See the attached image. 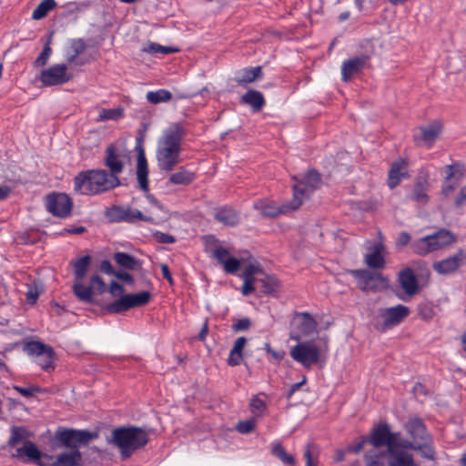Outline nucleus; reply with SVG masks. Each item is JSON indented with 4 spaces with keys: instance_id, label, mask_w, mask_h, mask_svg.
Returning a JSON list of instances; mask_svg holds the SVG:
<instances>
[{
    "instance_id": "052dcab7",
    "label": "nucleus",
    "mask_w": 466,
    "mask_h": 466,
    "mask_svg": "<svg viewBox=\"0 0 466 466\" xmlns=\"http://www.w3.org/2000/svg\"><path fill=\"white\" fill-rule=\"evenodd\" d=\"M458 184L454 182H448V180L445 179V182L442 187V193L445 197H448L457 187Z\"/></svg>"
},
{
    "instance_id": "f03ea898",
    "label": "nucleus",
    "mask_w": 466,
    "mask_h": 466,
    "mask_svg": "<svg viewBox=\"0 0 466 466\" xmlns=\"http://www.w3.org/2000/svg\"><path fill=\"white\" fill-rule=\"evenodd\" d=\"M184 131L180 125L173 124L163 130L157 140L156 158L158 168L170 172L181 161Z\"/></svg>"
},
{
    "instance_id": "8fccbe9b",
    "label": "nucleus",
    "mask_w": 466,
    "mask_h": 466,
    "mask_svg": "<svg viewBox=\"0 0 466 466\" xmlns=\"http://www.w3.org/2000/svg\"><path fill=\"white\" fill-rule=\"evenodd\" d=\"M222 266L227 273L234 274L238 270L240 261L236 258L230 257Z\"/></svg>"
},
{
    "instance_id": "7ed1b4c3",
    "label": "nucleus",
    "mask_w": 466,
    "mask_h": 466,
    "mask_svg": "<svg viewBox=\"0 0 466 466\" xmlns=\"http://www.w3.org/2000/svg\"><path fill=\"white\" fill-rule=\"evenodd\" d=\"M404 430L408 436L405 439L400 432V449L402 451H419L420 455L428 460L433 461L436 451L433 445V439L421 419L418 417L410 418L404 424Z\"/></svg>"
},
{
    "instance_id": "b1692460",
    "label": "nucleus",
    "mask_w": 466,
    "mask_h": 466,
    "mask_svg": "<svg viewBox=\"0 0 466 466\" xmlns=\"http://www.w3.org/2000/svg\"><path fill=\"white\" fill-rule=\"evenodd\" d=\"M407 166L403 159H399L392 163L388 178V186L390 188L396 187L402 178L408 177Z\"/></svg>"
},
{
    "instance_id": "bb28decb",
    "label": "nucleus",
    "mask_w": 466,
    "mask_h": 466,
    "mask_svg": "<svg viewBox=\"0 0 466 466\" xmlns=\"http://www.w3.org/2000/svg\"><path fill=\"white\" fill-rule=\"evenodd\" d=\"M196 178L194 172L180 167L176 172L172 173L167 180L168 184L176 186H187L191 184Z\"/></svg>"
},
{
    "instance_id": "0eeeda50",
    "label": "nucleus",
    "mask_w": 466,
    "mask_h": 466,
    "mask_svg": "<svg viewBox=\"0 0 466 466\" xmlns=\"http://www.w3.org/2000/svg\"><path fill=\"white\" fill-rule=\"evenodd\" d=\"M28 438L29 432L24 427H12L7 445L15 447L19 443H23L22 447L16 448L15 453L12 455L13 458L21 459L27 457L32 461H39L41 451L35 443L27 440Z\"/></svg>"
},
{
    "instance_id": "5fc2aeb1",
    "label": "nucleus",
    "mask_w": 466,
    "mask_h": 466,
    "mask_svg": "<svg viewBox=\"0 0 466 466\" xmlns=\"http://www.w3.org/2000/svg\"><path fill=\"white\" fill-rule=\"evenodd\" d=\"M247 339L244 337H239L236 339L233 348L231 350H233V354L238 353L239 355H242V350L246 345Z\"/></svg>"
},
{
    "instance_id": "6e6d98bb",
    "label": "nucleus",
    "mask_w": 466,
    "mask_h": 466,
    "mask_svg": "<svg viewBox=\"0 0 466 466\" xmlns=\"http://www.w3.org/2000/svg\"><path fill=\"white\" fill-rule=\"evenodd\" d=\"M250 327V320L248 318L238 319L233 324V329L237 331L246 330Z\"/></svg>"
},
{
    "instance_id": "09e8293b",
    "label": "nucleus",
    "mask_w": 466,
    "mask_h": 466,
    "mask_svg": "<svg viewBox=\"0 0 466 466\" xmlns=\"http://www.w3.org/2000/svg\"><path fill=\"white\" fill-rule=\"evenodd\" d=\"M250 408L253 413L261 415L265 411L267 405L263 400L254 397L250 401Z\"/></svg>"
},
{
    "instance_id": "f3484780",
    "label": "nucleus",
    "mask_w": 466,
    "mask_h": 466,
    "mask_svg": "<svg viewBox=\"0 0 466 466\" xmlns=\"http://www.w3.org/2000/svg\"><path fill=\"white\" fill-rule=\"evenodd\" d=\"M94 435L86 431L65 430L58 435L59 441L67 447L75 450L82 444H86Z\"/></svg>"
},
{
    "instance_id": "aec40b11",
    "label": "nucleus",
    "mask_w": 466,
    "mask_h": 466,
    "mask_svg": "<svg viewBox=\"0 0 466 466\" xmlns=\"http://www.w3.org/2000/svg\"><path fill=\"white\" fill-rule=\"evenodd\" d=\"M254 208L257 209L262 216L274 218L279 216V214L287 212L289 209H291L290 203L284 204L282 206H278L275 202L268 199H259L257 200L254 205Z\"/></svg>"
},
{
    "instance_id": "603ef678",
    "label": "nucleus",
    "mask_w": 466,
    "mask_h": 466,
    "mask_svg": "<svg viewBox=\"0 0 466 466\" xmlns=\"http://www.w3.org/2000/svg\"><path fill=\"white\" fill-rule=\"evenodd\" d=\"M254 428L255 421L253 420L240 421L237 425V430L240 433H249L254 430Z\"/></svg>"
},
{
    "instance_id": "69168bd1",
    "label": "nucleus",
    "mask_w": 466,
    "mask_h": 466,
    "mask_svg": "<svg viewBox=\"0 0 466 466\" xmlns=\"http://www.w3.org/2000/svg\"><path fill=\"white\" fill-rule=\"evenodd\" d=\"M101 271L108 275H114L116 271L113 270L112 265L108 260L102 261L100 265Z\"/></svg>"
},
{
    "instance_id": "864d4df0",
    "label": "nucleus",
    "mask_w": 466,
    "mask_h": 466,
    "mask_svg": "<svg viewBox=\"0 0 466 466\" xmlns=\"http://www.w3.org/2000/svg\"><path fill=\"white\" fill-rule=\"evenodd\" d=\"M155 238L159 243H165V244H171L175 242V238L169 234H166L163 232H156L155 233Z\"/></svg>"
},
{
    "instance_id": "2f4dec72",
    "label": "nucleus",
    "mask_w": 466,
    "mask_h": 466,
    "mask_svg": "<svg viewBox=\"0 0 466 466\" xmlns=\"http://www.w3.org/2000/svg\"><path fill=\"white\" fill-rule=\"evenodd\" d=\"M86 46L82 39L72 40L70 46L66 51V61L69 64L76 62L77 56L85 52Z\"/></svg>"
},
{
    "instance_id": "58836bf2",
    "label": "nucleus",
    "mask_w": 466,
    "mask_h": 466,
    "mask_svg": "<svg viewBox=\"0 0 466 466\" xmlns=\"http://www.w3.org/2000/svg\"><path fill=\"white\" fill-rule=\"evenodd\" d=\"M55 0H44L42 1L36 8L33 11L32 18L35 20H39L44 18L49 11L55 8L56 6Z\"/></svg>"
},
{
    "instance_id": "13d9d810",
    "label": "nucleus",
    "mask_w": 466,
    "mask_h": 466,
    "mask_svg": "<svg viewBox=\"0 0 466 466\" xmlns=\"http://www.w3.org/2000/svg\"><path fill=\"white\" fill-rule=\"evenodd\" d=\"M265 350L267 351V353L270 354V356L277 360H281L284 356H285V352L283 350H279V351H277V350H274L270 348L269 344H266L265 345Z\"/></svg>"
},
{
    "instance_id": "c756f323",
    "label": "nucleus",
    "mask_w": 466,
    "mask_h": 466,
    "mask_svg": "<svg viewBox=\"0 0 466 466\" xmlns=\"http://www.w3.org/2000/svg\"><path fill=\"white\" fill-rule=\"evenodd\" d=\"M241 103L249 105L254 112H258L265 105V99L261 92L248 90L241 96Z\"/></svg>"
},
{
    "instance_id": "39448f33",
    "label": "nucleus",
    "mask_w": 466,
    "mask_h": 466,
    "mask_svg": "<svg viewBox=\"0 0 466 466\" xmlns=\"http://www.w3.org/2000/svg\"><path fill=\"white\" fill-rule=\"evenodd\" d=\"M110 441L119 449L122 458L127 459L148 442V432L139 427H119L112 431Z\"/></svg>"
},
{
    "instance_id": "680f3d73",
    "label": "nucleus",
    "mask_w": 466,
    "mask_h": 466,
    "mask_svg": "<svg viewBox=\"0 0 466 466\" xmlns=\"http://www.w3.org/2000/svg\"><path fill=\"white\" fill-rule=\"evenodd\" d=\"M242 360V355H239L238 353L233 354V350H230L228 362L231 366H237L240 363Z\"/></svg>"
},
{
    "instance_id": "a18cd8bd",
    "label": "nucleus",
    "mask_w": 466,
    "mask_h": 466,
    "mask_svg": "<svg viewBox=\"0 0 466 466\" xmlns=\"http://www.w3.org/2000/svg\"><path fill=\"white\" fill-rule=\"evenodd\" d=\"M51 54H52V49L50 47V41H49L45 46V47H44L43 51L41 52V54L35 59V65L36 66H45L47 63Z\"/></svg>"
},
{
    "instance_id": "a19ab883",
    "label": "nucleus",
    "mask_w": 466,
    "mask_h": 466,
    "mask_svg": "<svg viewBox=\"0 0 466 466\" xmlns=\"http://www.w3.org/2000/svg\"><path fill=\"white\" fill-rule=\"evenodd\" d=\"M115 261L121 267L133 269L136 266L135 258L127 253L116 252L114 255Z\"/></svg>"
},
{
    "instance_id": "2eb2a0df",
    "label": "nucleus",
    "mask_w": 466,
    "mask_h": 466,
    "mask_svg": "<svg viewBox=\"0 0 466 466\" xmlns=\"http://www.w3.org/2000/svg\"><path fill=\"white\" fill-rule=\"evenodd\" d=\"M409 314V308L401 304L380 309V317L382 319V329L385 330L399 325Z\"/></svg>"
},
{
    "instance_id": "4c0bfd02",
    "label": "nucleus",
    "mask_w": 466,
    "mask_h": 466,
    "mask_svg": "<svg viewBox=\"0 0 466 466\" xmlns=\"http://www.w3.org/2000/svg\"><path fill=\"white\" fill-rule=\"evenodd\" d=\"M123 116V109L118 108H100L99 114L96 119V122L106 120H118Z\"/></svg>"
},
{
    "instance_id": "a878e982",
    "label": "nucleus",
    "mask_w": 466,
    "mask_h": 466,
    "mask_svg": "<svg viewBox=\"0 0 466 466\" xmlns=\"http://www.w3.org/2000/svg\"><path fill=\"white\" fill-rule=\"evenodd\" d=\"M420 131L421 141L427 146V147H431L441 132V124L435 121L426 127H420Z\"/></svg>"
},
{
    "instance_id": "5701e85b",
    "label": "nucleus",
    "mask_w": 466,
    "mask_h": 466,
    "mask_svg": "<svg viewBox=\"0 0 466 466\" xmlns=\"http://www.w3.org/2000/svg\"><path fill=\"white\" fill-rule=\"evenodd\" d=\"M399 282L404 292L409 296H414L419 292V285L412 269L407 268L399 274Z\"/></svg>"
},
{
    "instance_id": "6ab92c4d",
    "label": "nucleus",
    "mask_w": 466,
    "mask_h": 466,
    "mask_svg": "<svg viewBox=\"0 0 466 466\" xmlns=\"http://www.w3.org/2000/svg\"><path fill=\"white\" fill-rule=\"evenodd\" d=\"M386 248L381 242H376L368 248L364 261L372 268H383L385 266Z\"/></svg>"
},
{
    "instance_id": "cd10ccee",
    "label": "nucleus",
    "mask_w": 466,
    "mask_h": 466,
    "mask_svg": "<svg viewBox=\"0 0 466 466\" xmlns=\"http://www.w3.org/2000/svg\"><path fill=\"white\" fill-rule=\"evenodd\" d=\"M429 187L430 184L427 177H419L414 185L411 198L420 205L428 203L430 199L427 194Z\"/></svg>"
},
{
    "instance_id": "de8ad7c7",
    "label": "nucleus",
    "mask_w": 466,
    "mask_h": 466,
    "mask_svg": "<svg viewBox=\"0 0 466 466\" xmlns=\"http://www.w3.org/2000/svg\"><path fill=\"white\" fill-rule=\"evenodd\" d=\"M262 287H263V292L267 294H273L276 292L278 288V282L275 279L270 277H266L265 279H261Z\"/></svg>"
},
{
    "instance_id": "7c9ffc66",
    "label": "nucleus",
    "mask_w": 466,
    "mask_h": 466,
    "mask_svg": "<svg viewBox=\"0 0 466 466\" xmlns=\"http://www.w3.org/2000/svg\"><path fill=\"white\" fill-rule=\"evenodd\" d=\"M215 218L218 221L227 226H235L239 222L238 214L229 208H219L216 212Z\"/></svg>"
},
{
    "instance_id": "ea45409f",
    "label": "nucleus",
    "mask_w": 466,
    "mask_h": 466,
    "mask_svg": "<svg viewBox=\"0 0 466 466\" xmlns=\"http://www.w3.org/2000/svg\"><path fill=\"white\" fill-rule=\"evenodd\" d=\"M146 96L148 102L158 104L169 101L172 98V94L167 89H158L147 92Z\"/></svg>"
},
{
    "instance_id": "bf43d9fd",
    "label": "nucleus",
    "mask_w": 466,
    "mask_h": 466,
    "mask_svg": "<svg viewBox=\"0 0 466 466\" xmlns=\"http://www.w3.org/2000/svg\"><path fill=\"white\" fill-rule=\"evenodd\" d=\"M367 441L368 440L363 437L355 446L347 447L346 451L359 453L363 449Z\"/></svg>"
},
{
    "instance_id": "a211bd4d",
    "label": "nucleus",
    "mask_w": 466,
    "mask_h": 466,
    "mask_svg": "<svg viewBox=\"0 0 466 466\" xmlns=\"http://www.w3.org/2000/svg\"><path fill=\"white\" fill-rule=\"evenodd\" d=\"M352 274L362 281L363 290L377 289L388 285V279L380 273H370L367 270H355Z\"/></svg>"
},
{
    "instance_id": "dca6fc26",
    "label": "nucleus",
    "mask_w": 466,
    "mask_h": 466,
    "mask_svg": "<svg viewBox=\"0 0 466 466\" xmlns=\"http://www.w3.org/2000/svg\"><path fill=\"white\" fill-rule=\"evenodd\" d=\"M466 262V252L459 250L456 254L433 263V269L441 275H448L456 271Z\"/></svg>"
},
{
    "instance_id": "4468645a",
    "label": "nucleus",
    "mask_w": 466,
    "mask_h": 466,
    "mask_svg": "<svg viewBox=\"0 0 466 466\" xmlns=\"http://www.w3.org/2000/svg\"><path fill=\"white\" fill-rule=\"evenodd\" d=\"M46 208L56 217L66 218L72 209V201L64 193H54L46 198Z\"/></svg>"
},
{
    "instance_id": "0e129e2a",
    "label": "nucleus",
    "mask_w": 466,
    "mask_h": 466,
    "mask_svg": "<svg viewBox=\"0 0 466 466\" xmlns=\"http://www.w3.org/2000/svg\"><path fill=\"white\" fill-rule=\"evenodd\" d=\"M311 447H312V445L309 444L304 452V458L306 460V466H317L316 464L313 463L312 454H311V450H310Z\"/></svg>"
},
{
    "instance_id": "e433bc0d",
    "label": "nucleus",
    "mask_w": 466,
    "mask_h": 466,
    "mask_svg": "<svg viewBox=\"0 0 466 466\" xmlns=\"http://www.w3.org/2000/svg\"><path fill=\"white\" fill-rule=\"evenodd\" d=\"M91 262L90 256H84L76 259L74 263V275L76 280L81 281L85 277L88 266Z\"/></svg>"
},
{
    "instance_id": "6e6552de",
    "label": "nucleus",
    "mask_w": 466,
    "mask_h": 466,
    "mask_svg": "<svg viewBox=\"0 0 466 466\" xmlns=\"http://www.w3.org/2000/svg\"><path fill=\"white\" fill-rule=\"evenodd\" d=\"M296 183L293 185V198L290 206L293 210L298 209L304 199L316 190L320 185V176L318 172L311 170L305 174L300 179L294 177Z\"/></svg>"
},
{
    "instance_id": "9b49d317",
    "label": "nucleus",
    "mask_w": 466,
    "mask_h": 466,
    "mask_svg": "<svg viewBox=\"0 0 466 466\" xmlns=\"http://www.w3.org/2000/svg\"><path fill=\"white\" fill-rule=\"evenodd\" d=\"M295 331L291 339L299 341L318 334L316 320L307 312L297 313L294 318Z\"/></svg>"
},
{
    "instance_id": "49530a36",
    "label": "nucleus",
    "mask_w": 466,
    "mask_h": 466,
    "mask_svg": "<svg viewBox=\"0 0 466 466\" xmlns=\"http://www.w3.org/2000/svg\"><path fill=\"white\" fill-rule=\"evenodd\" d=\"M213 257L221 265H224L225 261H227L231 256L226 248H224L222 246H218L213 250Z\"/></svg>"
},
{
    "instance_id": "ddd939ff",
    "label": "nucleus",
    "mask_w": 466,
    "mask_h": 466,
    "mask_svg": "<svg viewBox=\"0 0 466 466\" xmlns=\"http://www.w3.org/2000/svg\"><path fill=\"white\" fill-rule=\"evenodd\" d=\"M72 76L67 71V66L65 64H56L45 70L40 74L39 80L44 86H51L62 85L68 82Z\"/></svg>"
},
{
    "instance_id": "3c124183",
    "label": "nucleus",
    "mask_w": 466,
    "mask_h": 466,
    "mask_svg": "<svg viewBox=\"0 0 466 466\" xmlns=\"http://www.w3.org/2000/svg\"><path fill=\"white\" fill-rule=\"evenodd\" d=\"M108 290H109V293L111 294V296L114 298L119 299L125 295L124 294V292H125L124 287L116 281H112L110 283Z\"/></svg>"
},
{
    "instance_id": "338daca9",
    "label": "nucleus",
    "mask_w": 466,
    "mask_h": 466,
    "mask_svg": "<svg viewBox=\"0 0 466 466\" xmlns=\"http://www.w3.org/2000/svg\"><path fill=\"white\" fill-rule=\"evenodd\" d=\"M114 276H116L117 279H122L124 281H127L129 283L133 282L132 276L127 272L117 271V272H115Z\"/></svg>"
},
{
    "instance_id": "20e7f679",
    "label": "nucleus",
    "mask_w": 466,
    "mask_h": 466,
    "mask_svg": "<svg viewBox=\"0 0 466 466\" xmlns=\"http://www.w3.org/2000/svg\"><path fill=\"white\" fill-rule=\"evenodd\" d=\"M119 185L118 177L108 174L104 169L82 171L74 178V189L81 195H97L109 191Z\"/></svg>"
},
{
    "instance_id": "4be33fe9",
    "label": "nucleus",
    "mask_w": 466,
    "mask_h": 466,
    "mask_svg": "<svg viewBox=\"0 0 466 466\" xmlns=\"http://www.w3.org/2000/svg\"><path fill=\"white\" fill-rule=\"evenodd\" d=\"M367 62V57L356 56L342 63L341 75L344 81H349L351 76L360 73Z\"/></svg>"
},
{
    "instance_id": "72a5a7b5",
    "label": "nucleus",
    "mask_w": 466,
    "mask_h": 466,
    "mask_svg": "<svg viewBox=\"0 0 466 466\" xmlns=\"http://www.w3.org/2000/svg\"><path fill=\"white\" fill-rule=\"evenodd\" d=\"M446 177L445 179L448 182H454L459 184L461 179L463 177L464 169L463 167L460 164H453L445 167Z\"/></svg>"
},
{
    "instance_id": "423d86ee",
    "label": "nucleus",
    "mask_w": 466,
    "mask_h": 466,
    "mask_svg": "<svg viewBox=\"0 0 466 466\" xmlns=\"http://www.w3.org/2000/svg\"><path fill=\"white\" fill-rule=\"evenodd\" d=\"M455 241L454 236L448 230L441 229L431 235L420 238L411 244L414 253L426 256L442 249Z\"/></svg>"
},
{
    "instance_id": "393cba45",
    "label": "nucleus",
    "mask_w": 466,
    "mask_h": 466,
    "mask_svg": "<svg viewBox=\"0 0 466 466\" xmlns=\"http://www.w3.org/2000/svg\"><path fill=\"white\" fill-rule=\"evenodd\" d=\"M148 168H147V161L144 155V151L140 148V152L137 156V178L139 187L144 190H148Z\"/></svg>"
},
{
    "instance_id": "774afa93",
    "label": "nucleus",
    "mask_w": 466,
    "mask_h": 466,
    "mask_svg": "<svg viewBox=\"0 0 466 466\" xmlns=\"http://www.w3.org/2000/svg\"><path fill=\"white\" fill-rule=\"evenodd\" d=\"M466 202V186L461 189L460 196L456 198V205L461 206Z\"/></svg>"
},
{
    "instance_id": "c9c22d12",
    "label": "nucleus",
    "mask_w": 466,
    "mask_h": 466,
    "mask_svg": "<svg viewBox=\"0 0 466 466\" xmlns=\"http://www.w3.org/2000/svg\"><path fill=\"white\" fill-rule=\"evenodd\" d=\"M271 452L272 454L280 460L284 464L293 465L295 463V459L292 455L289 454L283 446L279 442H273L271 444Z\"/></svg>"
},
{
    "instance_id": "f704fd0d",
    "label": "nucleus",
    "mask_w": 466,
    "mask_h": 466,
    "mask_svg": "<svg viewBox=\"0 0 466 466\" xmlns=\"http://www.w3.org/2000/svg\"><path fill=\"white\" fill-rule=\"evenodd\" d=\"M121 219L131 223L138 220L147 222L153 221V218L150 216H147L143 214L140 210L135 208H128L123 211L121 215Z\"/></svg>"
},
{
    "instance_id": "412c9836",
    "label": "nucleus",
    "mask_w": 466,
    "mask_h": 466,
    "mask_svg": "<svg viewBox=\"0 0 466 466\" xmlns=\"http://www.w3.org/2000/svg\"><path fill=\"white\" fill-rule=\"evenodd\" d=\"M105 165L109 168L108 174L117 177L123 171L124 162L121 155L113 145H109L106 150Z\"/></svg>"
},
{
    "instance_id": "79ce46f5",
    "label": "nucleus",
    "mask_w": 466,
    "mask_h": 466,
    "mask_svg": "<svg viewBox=\"0 0 466 466\" xmlns=\"http://www.w3.org/2000/svg\"><path fill=\"white\" fill-rule=\"evenodd\" d=\"M146 53L149 54H172L177 51V49L170 47V46H164L157 43H149L147 46H145L142 49Z\"/></svg>"
},
{
    "instance_id": "c03bdc74",
    "label": "nucleus",
    "mask_w": 466,
    "mask_h": 466,
    "mask_svg": "<svg viewBox=\"0 0 466 466\" xmlns=\"http://www.w3.org/2000/svg\"><path fill=\"white\" fill-rule=\"evenodd\" d=\"M90 287L93 289L94 294H103L106 290V284L98 275H95L91 278Z\"/></svg>"
},
{
    "instance_id": "37998d69",
    "label": "nucleus",
    "mask_w": 466,
    "mask_h": 466,
    "mask_svg": "<svg viewBox=\"0 0 466 466\" xmlns=\"http://www.w3.org/2000/svg\"><path fill=\"white\" fill-rule=\"evenodd\" d=\"M254 272H255V268L253 266H250L248 268H247V270L245 272L244 284L242 287V293L245 296L248 295L251 291L254 290L253 278H252V275L254 274Z\"/></svg>"
},
{
    "instance_id": "1a4fd4ad",
    "label": "nucleus",
    "mask_w": 466,
    "mask_h": 466,
    "mask_svg": "<svg viewBox=\"0 0 466 466\" xmlns=\"http://www.w3.org/2000/svg\"><path fill=\"white\" fill-rule=\"evenodd\" d=\"M290 357L306 369H310L320 359V350L313 342L298 341L289 350Z\"/></svg>"
},
{
    "instance_id": "473e14b6",
    "label": "nucleus",
    "mask_w": 466,
    "mask_h": 466,
    "mask_svg": "<svg viewBox=\"0 0 466 466\" xmlns=\"http://www.w3.org/2000/svg\"><path fill=\"white\" fill-rule=\"evenodd\" d=\"M73 290L79 300L84 302H91L93 300L95 294L90 286H86L77 280L73 286Z\"/></svg>"
},
{
    "instance_id": "f257e3e1",
    "label": "nucleus",
    "mask_w": 466,
    "mask_h": 466,
    "mask_svg": "<svg viewBox=\"0 0 466 466\" xmlns=\"http://www.w3.org/2000/svg\"><path fill=\"white\" fill-rule=\"evenodd\" d=\"M365 454L366 466H418L411 453L400 449V432H390L387 424L374 428Z\"/></svg>"
},
{
    "instance_id": "9d476101",
    "label": "nucleus",
    "mask_w": 466,
    "mask_h": 466,
    "mask_svg": "<svg viewBox=\"0 0 466 466\" xmlns=\"http://www.w3.org/2000/svg\"><path fill=\"white\" fill-rule=\"evenodd\" d=\"M151 294L148 291H141L136 294H126L107 305L106 309L110 313H121L131 308L144 306L150 300Z\"/></svg>"
},
{
    "instance_id": "f8f14e48",
    "label": "nucleus",
    "mask_w": 466,
    "mask_h": 466,
    "mask_svg": "<svg viewBox=\"0 0 466 466\" xmlns=\"http://www.w3.org/2000/svg\"><path fill=\"white\" fill-rule=\"evenodd\" d=\"M25 350L28 355L35 358V361L43 370H47L53 368L54 350L50 346L39 341H31L26 344Z\"/></svg>"
},
{
    "instance_id": "4d7b16f0",
    "label": "nucleus",
    "mask_w": 466,
    "mask_h": 466,
    "mask_svg": "<svg viewBox=\"0 0 466 466\" xmlns=\"http://www.w3.org/2000/svg\"><path fill=\"white\" fill-rule=\"evenodd\" d=\"M14 389L19 392L21 395L25 396V397H30L32 396L35 392L38 391V389L35 388V387H28V388H23V387H19V386H15Z\"/></svg>"
},
{
    "instance_id": "e2e57ef3",
    "label": "nucleus",
    "mask_w": 466,
    "mask_h": 466,
    "mask_svg": "<svg viewBox=\"0 0 466 466\" xmlns=\"http://www.w3.org/2000/svg\"><path fill=\"white\" fill-rule=\"evenodd\" d=\"M410 240V237L407 232H401L397 238V246L403 247L407 245Z\"/></svg>"
},
{
    "instance_id": "c85d7f7f",
    "label": "nucleus",
    "mask_w": 466,
    "mask_h": 466,
    "mask_svg": "<svg viewBox=\"0 0 466 466\" xmlns=\"http://www.w3.org/2000/svg\"><path fill=\"white\" fill-rule=\"evenodd\" d=\"M262 77V70L260 66L246 67L239 70L236 75V81L245 86L247 84L254 82L256 79Z\"/></svg>"
}]
</instances>
